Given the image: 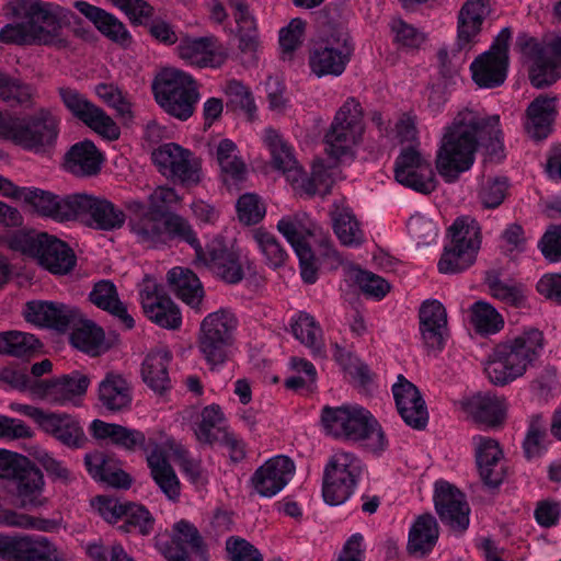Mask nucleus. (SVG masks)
Returning a JSON list of instances; mask_svg holds the SVG:
<instances>
[{"mask_svg": "<svg viewBox=\"0 0 561 561\" xmlns=\"http://www.w3.org/2000/svg\"><path fill=\"white\" fill-rule=\"evenodd\" d=\"M497 115L483 116L472 110L460 111L444 129L436 153V169L446 182H455L474 163L479 146L490 153L502 151V131Z\"/></svg>", "mask_w": 561, "mask_h": 561, "instance_id": "f257e3e1", "label": "nucleus"}, {"mask_svg": "<svg viewBox=\"0 0 561 561\" xmlns=\"http://www.w3.org/2000/svg\"><path fill=\"white\" fill-rule=\"evenodd\" d=\"M543 346V334L536 328L524 329L500 343L485 366L489 379L494 385L504 386L523 376L540 357Z\"/></svg>", "mask_w": 561, "mask_h": 561, "instance_id": "f03ea898", "label": "nucleus"}, {"mask_svg": "<svg viewBox=\"0 0 561 561\" xmlns=\"http://www.w3.org/2000/svg\"><path fill=\"white\" fill-rule=\"evenodd\" d=\"M321 423L327 434L344 440L363 442L373 451H381L387 446L379 423L363 407L327 405L321 411Z\"/></svg>", "mask_w": 561, "mask_h": 561, "instance_id": "7ed1b4c3", "label": "nucleus"}, {"mask_svg": "<svg viewBox=\"0 0 561 561\" xmlns=\"http://www.w3.org/2000/svg\"><path fill=\"white\" fill-rule=\"evenodd\" d=\"M128 209L134 211L129 220L131 233L138 243L147 248H158L173 239L186 243L195 242V232L186 219L171 215L163 219L158 214L147 209L141 202L128 203Z\"/></svg>", "mask_w": 561, "mask_h": 561, "instance_id": "20e7f679", "label": "nucleus"}, {"mask_svg": "<svg viewBox=\"0 0 561 561\" xmlns=\"http://www.w3.org/2000/svg\"><path fill=\"white\" fill-rule=\"evenodd\" d=\"M364 112L355 98H347L336 111L324 135L327 154L336 161H351L363 141Z\"/></svg>", "mask_w": 561, "mask_h": 561, "instance_id": "39448f33", "label": "nucleus"}, {"mask_svg": "<svg viewBox=\"0 0 561 561\" xmlns=\"http://www.w3.org/2000/svg\"><path fill=\"white\" fill-rule=\"evenodd\" d=\"M157 103L171 116L186 121L198 102L197 85L193 77L183 70H162L152 84Z\"/></svg>", "mask_w": 561, "mask_h": 561, "instance_id": "423d86ee", "label": "nucleus"}, {"mask_svg": "<svg viewBox=\"0 0 561 561\" xmlns=\"http://www.w3.org/2000/svg\"><path fill=\"white\" fill-rule=\"evenodd\" d=\"M238 324L234 313L227 309L210 312L201 322L198 350L213 370L228 360Z\"/></svg>", "mask_w": 561, "mask_h": 561, "instance_id": "0eeeda50", "label": "nucleus"}, {"mask_svg": "<svg viewBox=\"0 0 561 561\" xmlns=\"http://www.w3.org/2000/svg\"><path fill=\"white\" fill-rule=\"evenodd\" d=\"M364 471V462L354 453L345 450L333 453L323 469L324 502L332 506L345 503L354 494Z\"/></svg>", "mask_w": 561, "mask_h": 561, "instance_id": "6e6552de", "label": "nucleus"}, {"mask_svg": "<svg viewBox=\"0 0 561 561\" xmlns=\"http://www.w3.org/2000/svg\"><path fill=\"white\" fill-rule=\"evenodd\" d=\"M10 247L38 263L53 274L65 275L76 264V255L66 242L45 232H19L10 240Z\"/></svg>", "mask_w": 561, "mask_h": 561, "instance_id": "1a4fd4ad", "label": "nucleus"}, {"mask_svg": "<svg viewBox=\"0 0 561 561\" xmlns=\"http://www.w3.org/2000/svg\"><path fill=\"white\" fill-rule=\"evenodd\" d=\"M0 478L15 481V497L23 508L44 504V477L41 470L25 456L0 450Z\"/></svg>", "mask_w": 561, "mask_h": 561, "instance_id": "9d476101", "label": "nucleus"}, {"mask_svg": "<svg viewBox=\"0 0 561 561\" xmlns=\"http://www.w3.org/2000/svg\"><path fill=\"white\" fill-rule=\"evenodd\" d=\"M516 48L530 62L529 80L535 88L554 83L561 76V37L540 43L526 33L516 38Z\"/></svg>", "mask_w": 561, "mask_h": 561, "instance_id": "9b49d317", "label": "nucleus"}, {"mask_svg": "<svg viewBox=\"0 0 561 561\" xmlns=\"http://www.w3.org/2000/svg\"><path fill=\"white\" fill-rule=\"evenodd\" d=\"M451 241L445 247L438 261V271L443 274H455L467 270L476 260L481 244L480 228L469 218L455 220L449 228Z\"/></svg>", "mask_w": 561, "mask_h": 561, "instance_id": "f8f14e48", "label": "nucleus"}, {"mask_svg": "<svg viewBox=\"0 0 561 561\" xmlns=\"http://www.w3.org/2000/svg\"><path fill=\"white\" fill-rule=\"evenodd\" d=\"M25 16L33 41L58 48L67 46L64 26L69 24L72 18L69 9L51 2L33 1L27 7Z\"/></svg>", "mask_w": 561, "mask_h": 561, "instance_id": "ddd939ff", "label": "nucleus"}, {"mask_svg": "<svg viewBox=\"0 0 561 561\" xmlns=\"http://www.w3.org/2000/svg\"><path fill=\"white\" fill-rule=\"evenodd\" d=\"M355 45L347 32L336 31L317 42L309 51L308 65L317 78L340 77L354 54Z\"/></svg>", "mask_w": 561, "mask_h": 561, "instance_id": "4468645a", "label": "nucleus"}, {"mask_svg": "<svg viewBox=\"0 0 561 561\" xmlns=\"http://www.w3.org/2000/svg\"><path fill=\"white\" fill-rule=\"evenodd\" d=\"M512 30L503 27L490 48L480 54L470 65L472 80L480 88L493 89L502 85L507 77L510 65V43Z\"/></svg>", "mask_w": 561, "mask_h": 561, "instance_id": "2eb2a0df", "label": "nucleus"}, {"mask_svg": "<svg viewBox=\"0 0 561 561\" xmlns=\"http://www.w3.org/2000/svg\"><path fill=\"white\" fill-rule=\"evenodd\" d=\"M10 140L33 152L51 147L59 134V119L47 108H41L26 117H15Z\"/></svg>", "mask_w": 561, "mask_h": 561, "instance_id": "dca6fc26", "label": "nucleus"}, {"mask_svg": "<svg viewBox=\"0 0 561 561\" xmlns=\"http://www.w3.org/2000/svg\"><path fill=\"white\" fill-rule=\"evenodd\" d=\"M195 250V262L229 284L240 283L244 277L240 252L229 247L224 239L215 238L203 249L197 237L188 243Z\"/></svg>", "mask_w": 561, "mask_h": 561, "instance_id": "f3484780", "label": "nucleus"}, {"mask_svg": "<svg viewBox=\"0 0 561 561\" xmlns=\"http://www.w3.org/2000/svg\"><path fill=\"white\" fill-rule=\"evenodd\" d=\"M90 379L80 371H72L58 378L39 380L31 386V392L38 399L57 407L80 405Z\"/></svg>", "mask_w": 561, "mask_h": 561, "instance_id": "a211bd4d", "label": "nucleus"}, {"mask_svg": "<svg viewBox=\"0 0 561 561\" xmlns=\"http://www.w3.org/2000/svg\"><path fill=\"white\" fill-rule=\"evenodd\" d=\"M152 161L167 178L185 185H195L201 180L199 160L187 149L174 142L160 146L152 152Z\"/></svg>", "mask_w": 561, "mask_h": 561, "instance_id": "6ab92c4d", "label": "nucleus"}, {"mask_svg": "<svg viewBox=\"0 0 561 561\" xmlns=\"http://www.w3.org/2000/svg\"><path fill=\"white\" fill-rule=\"evenodd\" d=\"M139 298L145 316L154 324L167 330H179L182 314L178 305L164 291L162 285L146 277L140 285Z\"/></svg>", "mask_w": 561, "mask_h": 561, "instance_id": "aec40b11", "label": "nucleus"}, {"mask_svg": "<svg viewBox=\"0 0 561 561\" xmlns=\"http://www.w3.org/2000/svg\"><path fill=\"white\" fill-rule=\"evenodd\" d=\"M433 501L439 519L451 531L462 535L468 529L470 506L458 488L445 480L436 481Z\"/></svg>", "mask_w": 561, "mask_h": 561, "instance_id": "412c9836", "label": "nucleus"}, {"mask_svg": "<svg viewBox=\"0 0 561 561\" xmlns=\"http://www.w3.org/2000/svg\"><path fill=\"white\" fill-rule=\"evenodd\" d=\"M394 178L400 184L423 194H430L436 188L431 161L413 146L403 148L397 157Z\"/></svg>", "mask_w": 561, "mask_h": 561, "instance_id": "4be33fe9", "label": "nucleus"}, {"mask_svg": "<svg viewBox=\"0 0 561 561\" xmlns=\"http://www.w3.org/2000/svg\"><path fill=\"white\" fill-rule=\"evenodd\" d=\"M76 203V219L87 218L91 228L113 231L121 229L126 221L124 210L104 197L78 193Z\"/></svg>", "mask_w": 561, "mask_h": 561, "instance_id": "5701e85b", "label": "nucleus"}, {"mask_svg": "<svg viewBox=\"0 0 561 561\" xmlns=\"http://www.w3.org/2000/svg\"><path fill=\"white\" fill-rule=\"evenodd\" d=\"M181 59L197 68H219L228 58L227 47L215 36L186 38L178 46Z\"/></svg>", "mask_w": 561, "mask_h": 561, "instance_id": "b1692460", "label": "nucleus"}, {"mask_svg": "<svg viewBox=\"0 0 561 561\" xmlns=\"http://www.w3.org/2000/svg\"><path fill=\"white\" fill-rule=\"evenodd\" d=\"M491 12L486 0H467L457 14L456 46L469 51L480 42L483 24Z\"/></svg>", "mask_w": 561, "mask_h": 561, "instance_id": "393cba45", "label": "nucleus"}, {"mask_svg": "<svg viewBox=\"0 0 561 561\" xmlns=\"http://www.w3.org/2000/svg\"><path fill=\"white\" fill-rule=\"evenodd\" d=\"M474 458L479 474L490 488L499 486L505 478L504 454L499 442L492 437H472Z\"/></svg>", "mask_w": 561, "mask_h": 561, "instance_id": "a878e982", "label": "nucleus"}, {"mask_svg": "<svg viewBox=\"0 0 561 561\" xmlns=\"http://www.w3.org/2000/svg\"><path fill=\"white\" fill-rule=\"evenodd\" d=\"M295 473L294 461L286 456H275L259 467L251 478L253 489L264 497L280 492Z\"/></svg>", "mask_w": 561, "mask_h": 561, "instance_id": "bb28decb", "label": "nucleus"}, {"mask_svg": "<svg viewBox=\"0 0 561 561\" xmlns=\"http://www.w3.org/2000/svg\"><path fill=\"white\" fill-rule=\"evenodd\" d=\"M16 199L32 205L43 216L56 221L76 219L77 194L59 197L39 188L20 187Z\"/></svg>", "mask_w": 561, "mask_h": 561, "instance_id": "cd10ccee", "label": "nucleus"}, {"mask_svg": "<svg viewBox=\"0 0 561 561\" xmlns=\"http://www.w3.org/2000/svg\"><path fill=\"white\" fill-rule=\"evenodd\" d=\"M398 412L404 423L414 430H423L428 422V412L419 389L403 375L392 386Z\"/></svg>", "mask_w": 561, "mask_h": 561, "instance_id": "c85d7f7f", "label": "nucleus"}, {"mask_svg": "<svg viewBox=\"0 0 561 561\" xmlns=\"http://www.w3.org/2000/svg\"><path fill=\"white\" fill-rule=\"evenodd\" d=\"M23 316L28 323L35 327L64 332L75 320L77 311L65 304L32 300L25 304Z\"/></svg>", "mask_w": 561, "mask_h": 561, "instance_id": "c756f323", "label": "nucleus"}, {"mask_svg": "<svg viewBox=\"0 0 561 561\" xmlns=\"http://www.w3.org/2000/svg\"><path fill=\"white\" fill-rule=\"evenodd\" d=\"M91 435L96 439H110L112 444L126 450L140 448L148 456L149 449L158 445L154 438H146L138 430L127 428L119 424L106 423L102 420H93L89 427Z\"/></svg>", "mask_w": 561, "mask_h": 561, "instance_id": "7c9ffc66", "label": "nucleus"}, {"mask_svg": "<svg viewBox=\"0 0 561 561\" xmlns=\"http://www.w3.org/2000/svg\"><path fill=\"white\" fill-rule=\"evenodd\" d=\"M508 403L503 396L493 392L477 393L465 403V410L471 419L486 427H496L504 423Z\"/></svg>", "mask_w": 561, "mask_h": 561, "instance_id": "2f4dec72", "label": "nucleus"}, {"mask_svg": "<svg viewBox=\"0 0 561 561\" xmlns=\"http://www.w3.org/2000/svg\"><path fill=\"white\" fill-rule=\"evenodd\" d=\"M39 428L69 448H81L87 443L80 422L65 412L47 411Z\"/></svg>", "mask_w": 561, "mask_h": 561, "instance_id": "473e14b6", "label": "nucleus"}, {"mask_svg": "<svg viewBox=\"0 0 561 561\" xmlns=\"http://www.w3.org/2000/svg\"><path fill=\"white\" fill-rule=\"evenodd\" d=\"M419 322L425 346L442 350L447 328V313L443 304L436 299L425 300L419 310Z\"/></svg>", "mask_w": 561, "mask_h": 561, "instance_id": "72a5a7b5", "label": "nucleus"}, {"mask_svg": "<svg viewBox=\"0 0 561 561\" xmlns=\"http://www.w3.org/2000/svg\"><path fill=\"white\" fill-rule=\"evenodd\" d=\"M172 359V352L163 345L150 350L144 357L141 379L154 392L163 393L171 388L169 367Z\"/></svg>", "mask_w": 561, "mask_h": 561, "instance_id": "f704fd0d", "label": "nucleus"}, {"mask_svg": "<svg viewBox=\"0 0 561 561\" xmlns=\"http://www.w3.org/2000/svg\"><path fill=\"white\" fill-rule=\"evenodd\" d=\"M84 465L94 480L108 486L128 489L131 484V478L123 470L121 461L103 451L87 454Z\"/></svg>", "mask_w": 561, "mask_h": 561, "instance_id": "c9c22d12", "label": "nucleus"}, {"mask_svg": "<svg viewBox=\"0 0 561 561\" xmlns=\"http://www.w3.org/2000/svg\"><path fill=\"white\" fill-rule=\"evenodd\" d=\"M557 103V96L541 94L528 105L524 126L531 138L540 140L549 136L558 114Z\"/></svg>", "mask_w": 561, "mask_h": 561, "instance_id": "e433bc0d", "label": "nucleus"}, {"mask_svg": "<svg viewBox=\"0 0 561 561\" xmlns=\"http://www.w3.org/2000/svg\"><path fill=\"white\" fill-rule=\"evenodd\" d=\"M264 144L271 152L275 169L282 171L291 184L299 183L301 167L294 154L293 146L273 128L264 130Z\"/></svg>", "mask_w": 561, "mask_h": 561, "instance_id": "4c0bfd02", "label": "nucleus"}, {"mask_svg": "<svg viewBox=\"0 0 561 561\" xmlns=\"http://www.w3.org/2000/svg\"><path fill=\"white\" fill-rule=\"evenodd\" d=\"M277 230L293 247L295 253L311 249L310 240L317 237L320 229L306 213L284 216L277 222Z\"/></svg>", "mask_w": 561, "mask_h": 561, "instance_id": "58836bf2", "label": "nucleus"}, {"mask_svg": "<svg viewBox=\"0 0 561 561\" xmlns=\"http://www.w3.org/2000/svg\"><path fill=\"white\" fill-rule=\"evenodd\" d=\"M75 8L112 42L121 45H127L129 42L130 35L127 28L113 14L87 1H76Z\"/></svg>", "mask_w": 561, "mask_h": 561, "instance_id": "ea45409f", "label": "nucleus"}, {"mask_svg": "<svg viewBox=\"0 0 561 561\" xmlns=\"http://www.w3.org/2000/svg\"><path fill=\"white\" fill-rule=\"evenodd\" d=\"M103 162L102 153L90 140L75 144L65 157V169L77 176L95 175Z\"/></svg>", "mask_w": 561, "mask_h": 561, "instance_id": "a19ab883", "label": "nucleus"}, {"mask_svg": "<svg viewBox=\"0 0 561 561\" xmlns=\"http://www.w3.org/2000/svg\"><path fill=\"white\" fill-rule=\"evenodd\" d=\"M172 291L196 312L203 310L204 289L199 278L188 268L173 267L168 273Z\"/></svg>", "mask_w": 561, "mask_h": 561, "instance_id": "79ce46f5", "label": "nucleus"}, {"mask_svg": "<svg viewBox=\"0 0 561 561\" xmlns=\"http://www.w3.org/2000/svg\"><path fill=\"white\" fill-rule=\"evenodd\" d=\"M146 459L157 485L169 500L176 501L180 496V481L168 461L163 447L158 444L152 450L149 449Z\"/></svg>", "mask_w": 561, "mask_h": 561, "instance_id": "37998d69", "label": "nucleus"}, {"mask_svg": "<svg viewBox=\"0 0 561 561\" xmlns=\"http://www.w3.org/2000/svg\"><path fill=\"white\" fill-rule=\"evenodd\" d=\"M333 231L341 244L357 248L365 242V233L353 210L342 204L334 203L331 210Z\"/></svg>", "mask_w": 561, "mask_h": 561, "instance_id": "c03bdc74", "label": "nucleus"}, {"mask_svg": "<svg viewBox=\"0 0 561 561\" xmlns=\"http://www.w3.org/2000/svg\"><path fill=\"white\" fill-rule=\"evenodd\" d=\"M59 547L42 535L19 536L15 561H65Z\"/></svg>", "mask_w": 561, "mask_h": 561, "instance_id": "a18cd8bd", "label": "nucleus"}, {"mask_svg": "<svg viewBox=\"0 0 561 561\" xmlns=\"http://www.w3.org/2000/svg\"><path fill=\"white\" fill-rule=\"evenodd\" d=\"M216 159L225 184L238 188V184L245 180L247 167L237 145L227 138L220 140L216 148Z\"/></svg>", "mask_w": 561, "mask_h": 561, "instance_id": "49530a36", "label": "nucleus"}, {"mask_svg": "<svg viewBox=\"0 0 561 561\" xmlns=\"http://www.w3.org/2000/svg\"><path fill=\"white\" fill-rule=\"evenodd\" d=\"M439 536L436 518L431 514L420 515L409 531L408 550L411 554L424 557L435 547Z\"/></svg>", "mask_w": 561, "mask_h": 561, "instance_id": "de8ad7c7", "label": "nucleus"}, {"mask_svg": "<svg viewBox=\"0 0 561 561\" xmlns=\"http://www.w3.org/2000/svg\"><path fill=\"white\" fill-rule=\"evenodd\" d=\"M289 325L293 335L308 347L314 357H324L322 330L311 314L300 311L291 317Z\"/></svg>", "mask_w": 561, "mask_h": 561, "instance_id": "09e8293b", "label": "nucleus"}, {"mask_svg": "<svg viewBox=\"0 0 561 561\" xmlns=\"http://www.w3.org/2000/svg\"><path fill=\"white\" fill-rule=\"evenodd\" d=\"M89 297L92 304L116 317L126 329L134 328L135 320L119 300L116 287L112 282H99L93 287Z\"/></svg>", "mask_w": 561, "mask_h": 561, "instance_id": "8fccbe9b", "label": "nucleus"}, {"mask_svg": "<svg viewBox=\"0 0 561 561\" xmlns=\"http://www.w3.org/2000/svg\"><path fill=\"white\" fill-rule=\"evenodd\" d=\"M99 400L102 405L112 412L123 411L131 403V390L121 375L110 373L100 382Z\"/></svg>", "mask_w": 561, "mask_h": 561, "instance_id": "3c124183", "label": "nucleus"}, {"mask_svg": "<svg viewBox=\"0 0 561 561\" xmlns=\"http://www.w3.org/2000/svg\"><path fill=\"white\" fill-rule=\"evenodd\" d=\"M225 421L221 408L217 404L205 407L199 415V420L194 425V433L198 442L213 444L227 432L222 425Z\"/></svg>", "mask_w": 561, "mask_h": 561, "instance_id": "603ef678", "label": "nucleus"}, {"mask_svg": "<svg viewBox=\"0 0 561 561\" xmlns=\"http://www.w3.org/2000/svg\"><path fill=\"white\" fill-rule=\"evenodd\" d=\"M233 18L238 25L239 48L242 51H253L257 46L255 20L249 12L243 0H228Z\"/></svg>", "mask_w": 561, "mask_h": 561, "instance_id": "864d4df0", "label": "nucleus"}, {"mask_svg": "<svg viewBox=\"0 0 561 561\" xmlns=\"http://www.w3.org/2000/svg\"><path fill=\"white\" fill-rule=\"evenodd\" d=\"M334 183L333 169L325 165L323 161H317L312 165L310 176H306L301 169V178L299 183L293 184L296 190H300L309 196L327 195L330 193Z\"/></svg>", "mask_w": 561, "mask_h": 561, "instance_id": "5fc2aeb1", "label": "nucleus"}, {"mask_svg": "<svg viewBox=\"0 0 561 561\" xmlns=\"http://www.w3.org/2000/svg\"><path fill=\"white\" fill-rule=\"evenodd\" d=\"M470 323L480 335H492L504 327V319L497 310L485 301H476L470 309Z\"/></svg>", "mask_w": 561, "mask_h": 561, "instance_id": "6e6d98bb", "label": "nucleus"}, {"mask_svg": "<svg viewBox=\"0 0 561 561\" xmlns=\"http://www.w3.org/2000/svg\"><path fill=\"white\" fill-rule=\"evenodd\" d=\"M171 543L167 547H183L187 553L204 557L207 546L198 529L188 520L181 519L172 527Z\"/></svg>", "mask_w": 561, "mask_h": 561, "instance_id": "4d7b16f0", "label": "nucleus"}, {"mask_svg": "<svg viewBox=\"0 0 561 561\" xmlns=\"http://www.w3.org/2000/svg\"><path fill=\"white\" fill-rule=\"evenodd\" d=\"M547 422L540 414L529 417L525 439L524 454L528 459L540 457L546 451Z\"/></svg>", "mask_w": 561, "mask_h": 561, "instance_id": "13d9d810", "label": "nucleus"}, {"mask_svg": "<svg viewBox=\"0 0 561 561\" xmlns=\"http://www.w3.org/2000/svg\"><path fill=\"white\" fill-rule=\"evenodd\" d=\"M390 30L393 34L394 44L402 50H417L427 39V36L423 31L401 19L392 20L390 23Z\"/></svg>", "mask_w": 561, "mask_h": 561, "instance_id": "bf43d9fd", "label": "nucleus"}, {"mask_svg": "<svg viewBox=\"0 0 561 561\" xmlns=\"http://www.w3.org/2000/svg\"><path fill=\"white\" fill-rule=\"evenodd\" d=\"M252 237L267 265L273 268L284 265L287 252L273 233L260 228L254 230Z\"/></svg>", "mask_w": 561, "mask_h": 561, "instance_id": "052dcab7", "label": "nucleus"}, {"mask_svg": "<svg viewBox=\"0 0 561 561\" xmlns=\"http://www.w3.org/2000/svg\"><path fill=\"white\" fill-rule=\"evenodd\" d=\"M95 93L107 106L114 108L121 118H133L131 102L118 87L113 83H99Z\"/></svg>", "mask_w": 561, "mask_h": 561, "instance_id": "680f3d73", "label": "nucleus"}, {"mask_svg": "<svg viewBox=\"0 0 561 561\" xmlns=\"http://www.w3.org/2000/svg\"><path fill=\"white\" fill-rule=\"evenodd\" d=\"M0 526L51 531L55 529L56 523L50 519L33 517L12 510L0 508Z\"/></svg>", "mask_w": 561, "mask_h": 561, "instance_id": "e2e57ef3", "label": "nucleus"}, {"mask_svg": "<svg viewBox=\"0 0 561 561\" xmlns=\"http://www.w3.org/2000/svg\"><path fill=\"white\" fill-rule=\"evenodd\" d=\"M58 93L65 107L82 123L98 107L77 89L70 87H61L58 89Z\"/></svg>", "mask_w": 561, "mask_h": 561, "instance_id": "0e129e2a", "label": "nucleus"}, {"mask_svg": "<svg viewBox=\"0 0 561 561\" xmlns=\"http://www.w3.org/2000/svg\"><path fill=\"white\" fill-rule=\"evenodd\" d=\"M124 518L125 522L121 528L127 533H138L142 536H147L153 530V517L150 512L141 505L128 503Z\"/></svg>", "mask_w": 561, "mask_h": 561, "instance_id": "69168bd1", "label": "nucleus"}, {"mask_svg": "<svg viewBox=\"0 0 561 561\" xmlns=\"http://www.w3.org/2000/svg\"><path fill=\"white\" fill-rule=\"evenodd\" d=\"M407 230L417 245H428L436 241L438 229L436 224L426 216L416 213L407 221Z\"/></svg>", "mask_w": 561, "mask_h": 561, "instance_id": "338daca9", "label": "nucleus"}, {"mask_svg": "<svg viewBox=\"0 0 561 561\" xmlns=\"http://www.w3.org/2000/svg\"><path fill=\"white\" fill-rule=\"evenodd\" d=\"M226 551L231 561H264L260 550L239 536H230L226 540Z\"/></svg>", "mask_w": 561, "mask_h": 561, "instance_id": "774afa93", "label": "nucleus"}]
</instances>
